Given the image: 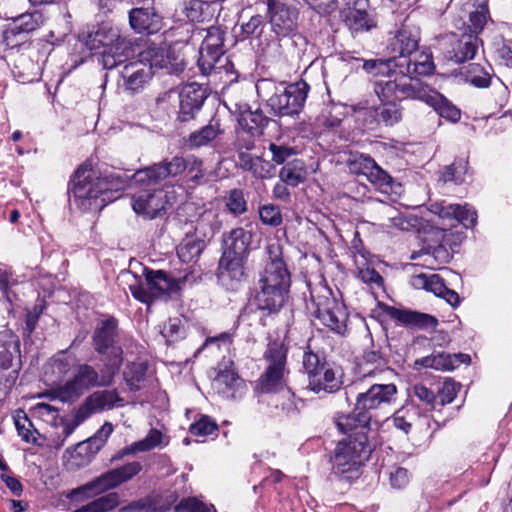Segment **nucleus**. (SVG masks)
Listing matches in <instances>:
<instances>
[{"label":"nucleus","mask_w":512,"mask_h":512,"mask_svg":"<svg viewBox=\"0 0 512 512\" xmlns=\"http://www.w3.org/2000/svg\"><path fill=\"white\" fill-rule=\"evenodd\" d=\"M268 260L259 273L254 303L266 315L277 314L283 307L291 285V275L283 260L282 246L277 242L266 247Z\"/></svg>","instance_id":"nucleus-1"},{"label":"nucleus","mask_w":512,"mask_h":512,"mask_svg":"<svg viewBox=\"0 0 512 512\" xmlns=\"http://www.w3.org/2000/svg\"><path fill=\"white\" fill-rule=\"evenodd\" d=\"M123 181L115 174L96 177L92 170L79 167L69 184V199L83 211L101 210L117 198Z\"/></svg>","instance_id":"nucleus-2"},{"label":"nucleus","mask_w":512,"mask_h":512,"mask_svg":"<svg viewBox=\"0 0 512 512\" xmlns=\"http://www.w3.org/2000/svg\"><path fill=\"white\" fill-rule=\"evenodd\" d=\"M397 387L393 383H373L365 392L356 397L352 414L343 415L337 419V427L347 433L354 428H366L371 419L372 411L390 405L396 398Z\"/></svg>","instance_id":"nucleus-3"},{"label":"nucleus","mask_w":512,"mask_h":512,"mask_svg":"<svg viewBox=\"0 0 512 512\" xmlns=\"http://www.w3.org/2000/svg\"><path fill=\"white\" fill-rule=\"evenodd\" d=\"M128 281V287L135 299L147 305L158 299H169L178 294L185 278L176 279L164 270L144 268V280L130 271L122 274Z\"/></svg>","instance_id":"nucleus-4"},{"label":"nucleus","mask_w":512,"mask_h":512,"mask_svg":"<svg viewBox=\"0 0 512 512\" xmlns=\"http://www.w3.org/2000/svg\"><path fill=\"white\" fill-rule=\"evenodd\" d=\"M371 453L366 434L356 432L340 441L332 457V473L345 481L358 478L360 467Z\"/></svg>","instance_id":"nucleus-5"},{"label":"nucleus","mask_w":512,"mask_h":512,"mask_svg":"<svg viewBox=\"0 0 512 512\" xmlns=\"http://www.w3.org/2000/svg\"><path fill=\"white\" fill-rule=\"evenodd\" d=\"M388 95L397 94L401 98H410L425 102L446 120L456 123L461 118V111L446 97L438 91L429 87L423 82L412 81L408 78H402L398 84H389L386 88Z\"/></svg>","instance_id":"nucleus-6"},{"label":"nucleus","mask_w":512,"mask_h":512,"mask_svg":"<svg viewBox=\"0 0 512 512\" xmlns=\"http://www.w3.org/2000/svg\"><path fill=\"white\" fill-rule=\"evenodd\" d=\"M395 66V70L391 71L385 79H381L375 82L374 91L378 97L382 99L390 100L392 98L402 99L398 93L388 95L386 88L389 84H398L402 78H408L412 81L422 82L416 76L429 75L434 70V64L431 56L427 54H420L414 60L411 58H404L401 61H392Z\"/></svg>","instance_id":"nucleus-7"},{"label":"nucleus","mask_w":512,"mask_h":512,"mask_svg":"<svg viewBox=\"0 0 512 512\" xmlns=\"http://www.w3.org/2000/svg\"><path fill=\"white\" fill-rule=\"evenodd\" d=\"M264 359L268 365L265 372L259 378V388L262 392L277 393L285 389V374L287 349L282 341L269 342L264 353Z\"/></svg>","instance_id":"nucleus-8"},{"label":"nucleus","mask_w":512,"mask_h":512,"mask_svg":"<svg viewBox=\"0 0 512 512\" xmlns=\"http://www.w3.org/2000/svg\"><path fill=\"white\" fill-rule=\"evenodd\" d=\"M310 86L299 80L289 85L275 88V92L267 100V105L275 116L299 115L306 102Z\"/></svg>","instance_id":"nucleus-9"},{"label":"nucleus","mask_w":512,"mask_h":512,"mask_svg":"<svg viewBox=\"0 0 512 512\" xmlns=\"http://www.w3.org/2000/svg\"><path fill=\"white\" fill-rule=\"evenodd\" d=\"M202 161L197 159H185L174 156L170 160L165 159L144 169L136 171L133 175L134 184L146 186L158 185L167 177H176L190 167V171L200 168Z\"/></svg>","instance_id":"nucleus-10"},{"label":"nucleus","mask_w":512,"mask_h":512,"mask_svg":"<svg viewBox=\"0 0 512 512\" xmlns=\"http://www.w3.org/2000/svg\"><path fill=\"white\" fill-rule=\"evenodd\" d=\"M137 185L141 190L132 196V208L137 214L153 219L176 202L173 187H167L165 190L157 188V185Z\"/></svg>","instance_id":"nucleus-11"},{"label":"nucleus","mask_w":512,"mask_h":512,"mask_svg":"<svg viewBox=\"0 0 512 512\" xmlns=\"http://www.w3.org/2000/svg\"><path fill=\"white\" fill-rule=\"evenodd\" d=\"M142 470L140 462L133 461L124 464L121 467L107 471L100 475L95 480L87 483L79 488L73 489L68 497L73 498L75 495L84 493L88 490H95L97 493H101L110 489H113L124 482L129 481L136 476Z\"/></svg>","instance_id":"nucleus-12"},{"label":"nucleus","mask_w":512,"mask_h":512,"mask_svg":"<svg viewBox=\"0 0 512 512\" xmlns=\"http://www.w3.org/2000/svg\"><path fill=\"white\" fill-rule=\"evenodd\" d=\"M314 315L320 322L337 334L344 335L347 330L348 315L344 307L335 299L325 297L316 301Z\"/></svg>","instance_id":"nucleus-13"},{"label":"nucleus","mask_w":512,"mask_h":512,"mask_svg":"<svg viewBox=\"0 0 512 512\" xmlns=\"http://www.w3.org/2000/svg\"><path fill=\"white\" fill-rule=\"evenodd\" d=\"M230 111L237 116L239 130L252 136H261L270 119L259 109L251 110L250 106L241 101L230 99Z\"/></svg>","instance_id":"nucleus-14"},{"label":"nucleus","mask_w":512,"mask_h":512,"mask_svg":"<svg viewBox=\"0 0 512 512\" xmlns=\"http://www.w3.org/2000/svg\"><path fill=\"white\" fill-rule=\"evenodd\" d=\"M418 35L416 32L409 30L407 27H402L389 41L387 49L392 57L386 63H380L381 66H387V75L395 70L392 61H401L410 56L418 48Z\"/></svg>","instance_id":"nucleus-15"},{"label":"nucleus","mask_w":512,"mask_h":512,"mask_svg":"<svg viewBox=\"0 0 512 512\" xmlns=\"http://www.w3.org/2000/svg\"><path fill=\"white\" fill-rule=\"evenodd\" d=\"M206 90L197 83L185 85L177 93V119L181 122H188L194 119L206 99Z\"/></svg>","instance_id":"nucleus-16"},{"label":"nucleus","mask_w":512,"mask_h":512,"mask_svg":"<svg viewBox=\"0 0 512 512\" xmlns=\"http://www.w3.org/2000/svg\"><path fill=\"white\" fill-rule=\"evenodd\" d=\"M212 388L223 398L234 399L244 393L245 383L235 372L233 363L228 361L218 367L212 381Z\"/></svg>","instance_id":"nucleus-17"},{"label":"nucleus","mask_w":512,"mask_h":512,"mask_svg":"<svg viewBox=\"0 0 512 512\" xmlns=\"http://www.w3.org/2000/svg\"><path fill=\"white\" fill-rule=\"evenodd\" d=\"M143 62L153 69H165L169 74H178L184 70L182 59L171 48L153 47L141 53Z\"/></svg>","instance_id":"nucleus-18"},{"label":"nucleus","mask_w":512,"mask_h":512,"mask_svg":"<svg viewBox=\"0 0 512 512\" xmlns=\"http://www.w3.org/2000/svg\"><path fill=\"white\" fill-rule=\"evenodd\" d=\"M267 15L272 30L279 36H286L296 26V12L279 0H267Z\"/></svg>","instance_id":"nucleus-19"},{"label":"nucleus","mask_w":512,"mask_h":512,"mask_svg":"<svg viewBox=\"0 0 512 512\" xmlns=\"http://www.w3.org/2000/svg\"><path fill=\"white\" fill-rule=\"evenodd\" d=\"M123 399L116 390L96 391L88 396L79 407V420L85 421L90 415L122 406Z\"/></svg>","instance_id":"nucleus-20"},{"label":"nucleus","mask_w":512,"mask_h":512,"mask_svg":"<svg viewBox=\"0 0 512 512\" xmlns=\"http://www.w3.org/2000/svg\"><path fill=\"white\" fill-rule=\"evenodd\" d=\"M129 22L138 33L154 34L163 26V17L153 6L133 8L129 12Z\"/></svg>","instance_id":"nucleus-21"},{"label":"nucleus","mask_w":512,"mask_h":512,"mask_svg":"<svg viewBox=\"0 0 512 512\" xmlns=\"http://www.w3.org/2000/svg\"><path fill=\"white\" fill-rule=\"evenodd\" d=\"M125 90L137 93L142 90L153 75L151 67L143 60L126 63L120 71Z\"/></svg>","instance_id":"nucleus-22"},{"label":"nucleus","mask_w":512,"mask_h":512,"mask_svg":"<svg viewBox=\"0 0 512 512\" xmlns=\"http://www.w3.org/2000/svg\"><path fill=\"white\" fill-rule=\"evenodd\" d=\"M450 42L451 49L447 50L446 57L457 64L473 59L481 43L477 35L467 32L459 36L453 34Z\"/></svg>","instance_id":"nucleus-23"},{"label":"nucleus","mask_w":512,"mask_h":512,"mask_svg":"<svg viewBox=\"0 0 512 512\" xmlns=\"http://www.w3.org/2000/svg\"><path fill=\"white\" fill-rule=\"evenodd\" d=\"M117 321L114 318L102 320L95 328L92 341L95 351L98 354H113V350L122 349L116 346Z\"/></svg>","instance_id":"nucleus-24"},{"label":"nucleus","mask_w":512,"mask_h":512,"mask_svg":"<svg viewBox=\"0 0 512 512\" xmlns=\"http://www.w3.org/2000/svg\"><path fill=\"white\" fill-rule=\"evenodd\" d=\"M384 311L385 314L389 316L391 319L397 321L402 325L409 327H417L420 329H434L438 324V320L434 316L425 313H420L407 309H399L392 306H386Z\"/></svg>","instance_id":"nucleus-25"},{"label":"nucleus","mask_w":512,"mask_h":512,"mask_svg":"<svg viewBox=\"0 0 512 512\" xmlns=\"http://www.w3.org/2000/svg\"><path fill=\"white\" fill-rule=\"evenodd\" d=\"M120 41L126 40L121 38L118 27L111 22H102L89 32L86 44L91 49H96L111 47Z\"/></svg>","instance_id":"nucleus-26"},{"label":"nucleus","mask_w":512,"mask_h":512,"mask_svg":"<svg viewBox=\"0 0 512 512\" xmlns=\"http://www.w3.org/2000/svg\"><path fill=\"white\" fill-rule=\"evenodd\" d=\"M113 432V425L105 422L94 436L90 437L87 441L77 444V454L85 453L84 458L77 462L80 466L88 465L95 454L103 447L108 437Z\"/></svg>","instance_id":"nucleus-27"},{"label":"nucleus","mask_w":512,"mask_h":512,"mask_svg":"<svg viewBox=\"0 0 512 512\" xmlns=\"http://www.w3.org/2000/svg\"><path fill=\"white\" fill-rule=\"evenodd\" d=\"M341 384L342 382L336 376V372L327 363L308 378L307 388L314 393H334L340 389Z\"/></svg>","instance_id":"nucleus-28"},{"label":"nucleus","mask_w":512,"mask_h":512,"mask_svg":"<svg viewBox=\"0 0 512 512\" xmlns=\"http://www.w3.org/2000/svg\"><path fill=\"white\" fill-rule=\"evenodd\" d=\"M246 257L234 255L231 252H223L218 267V276L222 282L230 280L233 287L234 283H238L244 276V260Z\"/></svg>","instance_id":"nucleus-29"},{"label":"nucleus","mask_w":512,"mask_h":512,"mask_svg":"<svg viewBox=\"0 0 512 512\" xmlns=\"http://www.w3.org/2000/svg\"><path fill=\"white\" fill-rule=\"evenodd\" d=\"M222 227V215L214 210H206L196 220L194 234L207 242L220 232Z\"/></svg>","instance_id":"nucleus-30"},{"label":"nucleus","mask_w":512,"mask_h":512,"mask_svg":"<svg viewBox=\"0 0 512 512\" xmlns=\"http://www.w3.org/2000/svg\"><path fill=\"white\" fill-rule=\"evenodd\" d=\"M435 213L443 219H455L466 228L474 226L477 221L476 211L467 204L436 205Z\"/></svg>","instance_id":"nucleus-31"},{"label":"nucleus","mask_w":512,"mask_h":512,"mask_svg":"<svg viewBox=\"0 0 512 512\" xmlns=\"http://www.w3.org/2000/svg\"><path fill=\"white\" fill-rule=\"evenodd\" d=\"M169 444V437L165 436L158 429L149 430L146 437L140 441L132 443L129 447L124 448L119 455L114 456L112 460L120 459L124 455L136 452H147L155 448H162Z\"/></svg>","instance_id":"nucleus-32"},{"label":"nucleus","mask_w":512,"mask_h":512,"mask_svg":"<svg viewBox=\"0 0 512 512\" xmlns=\"http://www.w3.org/2000/svg\"><path fill=\"white\" fill-rule=\"evenodd\" d=\"M366 1L359 0L353 8H349L345 15V22L350 30L354 32L369 31L376 26L375 21L365 10Z\"/></svg>","instance_id":"nucleus-33"},{"label":"nucleus","mask_w":512,"mask_h":512,"mask_svg":"<svg viewBox=\"0 0 512 512\" xmlns=\"http://www.w3.org/2000/svg\"><path fill=\"white\" fill-rule=\"evenodd\" d=\"M238 164L241 169L252 173L259 179H266L271 176L272 165L270 162L247 152H238Z\"/></svg>","instance_id":"nucleus-34"},{"label":"nucleus","mask_w":512,"mask_h":512,"mask_svg":"<svg viewBox=\"0 0 512 512\" xmlns=\"http://www.w3.org/2000/svg\"><path fill=\"white\" fill-rule=\"evenodd\" d=\"M252 241V233L242 227L231 230L224 239V252L246 257Z\"/></svg>","instance_id":"nucleus-35"},{"label":"nucleus","mask_w":512,"mask_h":512,"mask_svg":"<svg viewBox=\"0 0 512 512\" xmlns=\"http://www.w3.org/2000/svg\"><path fill=\"white\" fill-rule=\"evenodd\" d=\"M130 47L127 41H120L111 47L104 48L98 57V62L104 69H113L123 64L129 55Z\"/></svg>","instance_id":"nucleus-36"},{"label":"nucleus","mask_w":512,"mask_h":512,"mask_svg":"<svg viewBox=\"0 0 512 512\" xmlns=\"http://www.w3.org/2000/svg\"><path fill=\"white\" fill-rule=\"evenodd\" d=\"M123 350L115 349L113 354H108L103 366L98 371L100 387L110 386L114 377L118 374L123 362Z\"/></svg>","instance_id":"nucleus-37"},{"label":"nucleus","mask_w":512,"mask_h":512,"mask_svg":"<svg viewBox=\"0 0 512 512\" xmlns=\"http://www.w3.org/2000/svg\"><path fill=\"white\" fill-rule=\"evenodd\" d=\"M44 23L43 14L39 10L22 13L11 19L10 25L26 38L28 34L36 31Z\"/></svg>","instance_id":"nucleus-38"},{"label":"nucleus","mask_w":512,"mask_h":512,"mask_svg":"<svg viewBox=\"0 0 512 512\" xmlns=\"http://www.w3.org/2000/svg\"><path fill=\"white\" fill-rule=\"evenodd\" d=\"M281 392L280 395L273 397L276 410L274 412L275 416L287 418L296 417L299 414V399L295 397V394L290 389Z\"/></svg>","instance_id":"nucleus-39"},{"label":"nucleus","mask_w":512,"mask_h":512,"mask_svg":"<svg viewBox=\"0 0 512 512\" xmlns=\"http://www.w3.org/2000/svg\"><path fill=\"white\" fill-rule=\"evenodd\" d=\"M206 247V242L197 237L190 236L187 232L186 237L177 248V255L182 262H191L197 259Z\"/></svg>","instance_id":"nucleus-40"},{"label":"nucleus","mask_w":512,"mask_h":512,"mask_svg":"<svg viewBox=\"0 0 512 512\" xmlns=\"http://www.w3.org/2000/svg\"><path fill=\"white\" fill-rule=\"evenodd\" d=\"M306 175L307 171L305 164L299 159H294L291 162H288L279 172L281 181L293 187L304 182Z\"/></svg>","instance_id":"nucleus-41"},{"label":"nucleus","mask_w":512,"mask_h":512,"mask_svg":"<svg viewBox=\"0 0 512 512\" xmlns=\"http://www.w3.org/2000/svg\"><path fill=\"white\" fill-rule=\"evenodd\" d=\"M379 98L383 103L380 106L376 107L374 110L376 120L380 123H384L386 126L394 125L402 117L401 110L394 103V100L400 99L396 97L390 100H384L381 97Z\"/></svg>","instance_id":"nucleus-42"},{"label":"nucleus","mask_w":512,"mask_h":512,"mask_svg":"<svg viewBox=\"0 0 512 512\" xmlns=\"http://www.w3.org/2000/svg\"><path fill=\"white\" fill-rule=\"evenodd\" d=\"M416 364H419L425 368L449 371L457 367V358L451 354L438 353L423 357L417 360Z\"/></svg>","instance_id":"nucleus-43"},{"label":"nucleus","mask_w":512,"mask_h":512,"mask_svg":"<svg viewBox=\"0 0 512 512\" xmlns=\"http://www.w3.org/2000/svg\"><path fill=\"white\" fill-rule=\"evenodd\" d=\"M411 284L416 289H425L439 297L446 288L442 278L437 274L426 275L421 273L414 275Z\"/></svg>","instance_id":"nucleus-44"},{"label":"nucleus","mask_w":512,"mask_h":512,"mask_svg":"<svg viewBox=\"0 0 512 512\" xmlns=\"http://www.w3.org/2000/svg\"><path fill=\"white\" fill-rule=\"evenodd\" d=\"M224 51L217 49H199L198 66L202 74L209 75L213 70L218 68V64L222 62Z\"/></svg>","instance_id":"nucleus-45"},{"label":"nucleus","mask_w":512,"mask_h":512,"mask_svg":"<svg viewBox=\"0 0 512 512\" xmlns=\"http://www.w3.org/2000/svg\"><path fill=\"white\" fill-rule=\"evenodd\" d=\"M218 132L219 130L216 125L209 123L201 129L192 132L188 137L187 143L191 148L206 146L217 137Z\"/></svg>","instance_id":"nucleus-46"},{"label":"nucleus","mask_w":512,"mask_h":512,"mask_svg":"<svg viewBox=\"0 0 512 512\" xmlns=\"http://www.w3.org/2000/svg\"><path fill=\"white\" fill-rule=\"evenodd\" d=\"M465 78L472 85L479 88H486L490 85L491 76L482 66L479 64H470L464 68Z\"/></svg>","instance_id":"nucleus-47"},{"label":"nucleus","mask_w":512,"mask_h":512,"mask_svg":"<svg viewBox=\"0 0 512 512\" xmlns=\"http://www.w3.org/2000/svg\"><path fill=\"white\" fill-rule=\"evenodd\" d=\"M73 378L84 391L90 387H100L98 381V371L88 364L80 365L77 369V373Z\"/></svg>","instance_id":"nucleus-48"},{"label":"nucleus","mask_w":512,"mask_h":512,"mask_svg":"<svg viewBox=\"0 0 512 512\" xmlns=\"http://www.w3.org/2000/svg\"><path fill=\"white\" fill-rule=\"evenodd\" d=\"M84 390L79 386L73 378L63 385H59L53 390V395L62 402H73L78 399Z\"/></svg>","instance_id":"nucleus-49"},{"label":"nucleus","mask_w":512,"mask_h":512,"mask_svg":"<svg viewBox=\"0 0 512 512\" xmlns=\"http://www.w3.org/2000/svg\"><path fill=\"white\" fill-rule=\"evenodd\" d=\"M378 212L382 216L383 220H387V222H383L381 224L383 227H396L401 230L406 229V221L395 207L385 203H381Z\"/></svg>","instance_id":"nucleus-50"},{"label":"nucleus","mask_w":512,"mask_h":512,"mask_svg":"<svg viewBox=\"0 0 512 512\" xmlns=\"http://www.w3.org/2000/svg\"><path fill=\"white\" fill-rule=\"evenodd\" d=\"M182 11L186 18L192 22H202L205 19L204 9H208L207 2L202 0H182Z\"/></svg>","instance_id":"nucleus-51"},{"label":"nucleus","mask_w":512,"mask_h":512,"mask_svg":"<svg viewBox=\"0 0 512 512\" xmlns=\"http://www.w3.org/2000/svg\"><path fill=\"white\" fill-rule=\"evenodd\" d=\"M120 496L117 492H110L94 499L87 504L91 512H109L119 506Z\"/></svg>","instance_id":"nucleus-52"},{"label":"nucleus","mask_w":512,"mask_h":512,"mask_svg":"<svg viewBox=\"0 0 512 512\" xmlns=\"http://www.w3.org/2000/svg\"><path fill=\"white\" fill-rule=\"evenodd\" d=\"M14 422L18 435L23 441L27 443H34L36 441L34 436L36 430L33 429L32 422L24 412H17V414L14 416Z\"/></svg>","instance_id":"nucleus-53"},{"label":"nucleus","mask_w":512,"mask_h":512,"mask_svg":"<svg viewBox=\"0 0 512 512\" xmlns=\"http://www.w3.org/2000/svg\"><path fill=\"white\" fill-rule=\"evenodd\" d=\"M225 204L230 213L235 216L242 215L247 211V201L240 189H233L225 198Z\"/></svg>","instance_id":"nucleus-54"},{"label":"nucleus","mask_w":512,"mask_h":512,"mask_svg":"<svg viewBox=\"0 0 512 512\" xmlns=\"http://www.w3.org/2000/svg\"><path fill=\"white\" fill-rule=\"evenodd\" d=\"M326 364L325 358L315 353L311 349V344H307L303 354V368L308 378Z\"/></svg>","instance_id":"nucleus-55"},{"label":"nucleus","mask_w":512,"mask_h":512,"mask_svg":"<svg viewBox=\"0 0 512 512\" xmlns=\"http://www.w3.org/2000/svg\"><path fill=\"white\" fill-rule=\"evenodd\" d=\"M367 180L377 189L387 193L391 189L392 177L384 171L378 164L369 172Z\"/></svg>","instance_id":"nucleus-56"},{"label":"nucleus","mask_w":512,"mask_h":512,"mask_svg":"<svg viewBox=\"0 0 512 512\" xmlns=\"http://www.w3.org/2000/svg\"><path fill=\"white\" fill-rule=\"evenodd\" d=\"M489 18V10L487 5H479L475 11L470 13L469 21H470V34H478L483 30L487 20Z\"/></svg>","instance_id":"nucleus-57"},{"label":"nucleus","mask_w":512,"mask_h":512,"mask_svg":"<svg viewBox=\"0 0 512 512\" xmlns=\"http://www.w3.org/2000/svg\"><path fill=\"white\" fill-rule=\"evenodd\" d=\"M259 217L264 225L277 227L282 224L283 218L280 208L274 204H265L259 208Z\"/></svg>","instance_id":"nucleus-58"},{"label":"nucleus","mask_w":512,"mask_h":512,"mask_svg":"<svg viewBox=\"0 0 512 512\" xmlns=\"http://www.w3.org/2000/svg\"><path fill=\"white\" fill-rule=\"evenodd\" d=\"M422 255L428 257L427 259H425V262L429 264H432V262L430 261L431 258H433L435 261H438L439 263H445L449 258L448 251L442 245H438L433 248L429 246L428 248H424L419 251H414L411 255V258L417 259Z\"/></svg>","instance_id":"nucleus-59"},{"label":"nucleus","mask_w":512,"mask_h":512,"mask_svg":"<svg viewBox=\"0 0 512 512\" xmlns=\"http://www.w3.org/2000/svg\"><path fill=\"white\" fill-rule=\"evenodd\" d=\"M460 389V385L455 381L448 379L445 380L438 390L437 400L438 405L445 406L450 404L457 396V393Z\"/></svg>","instance_id":"nucleus-60"},{"label":"nucleus","mask_w":512,"mask_h":512,"mask_svg":"<svg viewBox=\"0 0 512 512\" xmlns=\"http://www.w3.org/2000/svg\"><path fill=\"white\" fill-rule=\"evenodd\" d=\"M223 45L224 32L221 30V28L214 26L208 28L206 36L203 39L201 46H203L204 49H217L220 51H224Z\"/></svg>","instance_id":"nucleus-61"},{"label":"nucleus","mask_w":512,"mask_h":512,"mask_svg":"<svg viewBox=\"0 0 512 512\" xmlns=\"http://www.w3.org/2000/svg\"><path fill=\"white\" fill-rule=\"evenodd\" d=\"M176 512H216L214 506L206 505L196 498H186L175 507Z\"/></svg>","instance_id":"nucleus-62"},{"label":"nucleus","mask_w":512,"mask_h":512,"mask_svg":"<svg viewBox=\"0 0 512 512\" xmlns=\"http://www.w3.org/2000/svg\"><path fill=\"white\" fill-rule=\"evenodd\" d=\"M146 374V365L141 362H133L127 365L123 372L125 381L132 387L134 383L142 381Z\"/></svg>","instance_id":"nucleus-63"},{"label":"nucleus","mask_w":512,"mask_h":512,"mask_svg":"<svg viewBox=\"0 0 512 512\" xmlns=\"http://www.w3.org/2000/svg\"><path fill=\"white\" fill-rule=\"evenodd\" d=\"M218 429L217 424L208 416H202L199 421L190 426V433L196 436H207Z\"/></svg>","instance_id":"nucleus-64"}]
</instances>
